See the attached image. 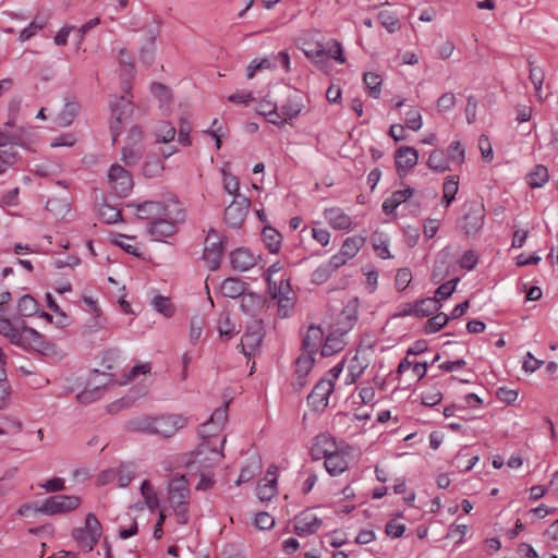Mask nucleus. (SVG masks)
Wrapping results in <instances>:
<instances>
[{"mask_svg":"<svg viewBox=\"0 0 558 558\" xmlns=\"http://www.w3.org/2000/svg\"><path fill=\"white\" fill-rule=\"evenodd\" d=\"M171 197L174 196L168 195L162 201H149L134 205L132 204L131 206L135 207V214L140 219H145L149 220L150 222H154L166 213V209L170 208L169 206Z\"/></svg>","mask_w":558,"mask_h":558,"instance_id":"nucleus-12","label":"nucleus"},{"mask_svg":"<svg viewBox=\"0 0 558 558\" xmlns=\"http://www.w3.org/2000/svg\"><path fill=\"white\" fill-rule=\"evenodd\" d=\"M187 418L181 414H161L154 416V435L169 438L186 426Z\"/></svg>","mask_w":558,"mask_h":558,"instance_id":"nucleus-9","label":"nucleus"},{"mask_svg":"<svg viewBox=\"0 0 558 558\" xmlns=\"http://www.w3.org/2000/svg\"><path fill=\"white\" fill-rule=\"evenodd\" d=\"M72 536L77 542L78 547L86 553L93 550V548L97 544L96 538L90 536L89 533L85 531V527L74 529L72 532Z\"/></svg>","mask_w":558,"mask_h":558,"instance_id":"nucleus-41","label":"nucleus"},{"mask_svg":"<svg viewBox=\"0 0 558 558\" xmlns=\"http://www.w3.org/2000/svg\"><path fill=\"white\" fill-rule=\"evenodd\" d=\"M428 167L436 172H446L450 170L449 159L442 150H434L427 161Z\"/></svg>","mask_w":558,"mask_h":558,"instance_id":"nucleus-42","label":"nucleus"},{"mask_svg":"<svg viewBox=\"0 0 558 558\" xmlns=\"http://www.w3.org/2000/svg\"><path fill=\"white\" fill-rule=\"evenodd\" d=\"M222 448L202 441L197 449L189 453L185 466L191 473L210 472L223 458Z\"/></svg>","mask_w":558,"mask_h":558,"instance_id":"nucleus-4","label":"nucleus"},{"mask_svg":"<svg viewBox=\"0 0 558 558\" xmlns=\"http://www.w3.org/2000/svg\"><path fill=\"white\" fill-rule=\"evenodd\" d=\"M251 201L244 195L236 194L233 202L225 210V220L232 228H239L244 222Z\"/></svg>","mask_w":558,"mask_h":558,"instance_id":"nucleus-11","label":"nucleus"},{"mask_svg":"<svg viewBox=\"0 0 558 558\" xmlns=\"http://www.w3.org/2000/svg\"><path fill=\"white\" fill-rule=\"evenodd\" d=\"M46 25V21L44 19L39 20L38 17H35V20L22 32L20 33L19 39L21 41H26L29 38H32L36 33L44 28Z\"/></svg>","mask_w":558,"mask_h":558,"instance_id":"nucleus-55","label":"nucleus"},{"mask_svg":"<svg viewBox=\"0 0 558 558\" xmlns=\"http://www.w3.org/2000/svg\"><path fill=\"white\" fill-rule=\"evenodd\" d=\"M449 162L461 165L464 161V148L459 141H453L448 147Z\"/></svg>","mask_w":558,"mask_h":558,"instance_id":"nucleus-60","label":"nucleus"},{"mask_svg":"<svg viewBox=\"0 0 558 558\" xmlns=\"http://www.w3.org/2000/svg\"><path fill=\"white\" fill-rule=\"evenodd\" d=\"M367 363L364 357L355 354L348 363V379L349 384H353L363 374Z\"/></svg>","mask_w":558,"mask_h":558,"instance_id":"nucleus-38","label":"nucleus"},{"mask_svg":"<svg viewBox=\"0 0 558 558\" xmlns=\"http://www.w3.org/2000/svg\"><path fill=\"white\" fill-rule=\"evenodd\" d=\"M81 505V498L77 496L57 495L47 498L37 509L47 515L66 513L76 509Z\"/></svg>","mask_w":558,"mask_h":558,"instance_id":"nucleus-7","label":"nucleus"},{"mask_svg":"<svg viewBox=\"0 0 558 558\" xmlns=\"http://www.w3.org/2000/svg\"><path fill=\"white\" fill-rule=\"evenodd\" d=\"M256 263L257 257L247 248L240 247L230 253V264L235 271H246L254 267Z\"/></svg>","mask_w":558,"mask_h":558,"instance_id":"nucleus-19","label":"nucleus"},{"mask_svg":"<svg viewBox=\"0 0 558 558\" xmlns=\"http://www.w3.org/2000/svg\"><path fill=\"white\" fill-rule=\"evenodd\" d=\"M80 105L76 101H68L64 108L60 111L57 117V124L62 128H66L73 123L74 119L78 114Z\"/></svg>","mask_w":558,"mask_h":558,"instance_id":"nucleus-33","label":"nucleus"},{"mask_svg":"<svg viewBox=\"0 0 558 558\" xmlns=\"http://www.w3.org/2000/svg\"><path fill=\"white\" fill-rule=\"evenodd\" d=\"M246 288V282L239 278L229 277L221 282L220 293L225 298L235 299L244 294Z\"/></svg>","mask_w":558,"mask_h":558,"instance_id":"nucleus-27","label":"nucleus"},{"mask_svg":"<svg viewBox=\"0 0 558 558\" xmlns=\"http://www.w3.org/2000/svg\"><path fill=\"white\" fill-rule=\"evenodd\" d=\"M449 320V316L445 313H439L430 317L424 325L425 333H435L439 331Z\"/></svg>","mask_w":558,"mask_h":558,"instance_id":"nucleus-48","label":"nucleus"},{"mask_svg":"<svg viewBox=\"0 0 558 558\" xmlns=\"http://www.w3.org/2000/svg\"><path fill=\"white\" fill-rule=\"evenodd\" d=\"M365 87L368 90L369 96L378 98L381 93L383 78L379 74L367 72L363 76Z\"/></svg>","mask_w":558,"mask_h":558,"instance_id":"nucleus-43","label":"nucleus"},{"mask_svg":"<svg viewBox=\"0 0 558 558\" xmlns=\"http://www.w3.org/2000/svg\"><path fill=\"white\" fill-rule=\"evenodd\" d=\"M220 432L216 430L215 425L207 421L201 425L198 435L202 441H209L210 446L222 448L227 439L226 436L218 438Z\"/></svg>","mask_w":558,"mask_h":558,"instance_id":"nucleus-30","label":"nucleus"},{"mask_svg":"<svg viewBox=\"0 0 558 558\" xmlns=\"http://www.w3.org/2000/svg\"><path fill=\"white\" fill-rule=\"evenodd\" d=\"M448 265L444 257H438L435 262L433 271H432V280L435 283L444 280L448 275Z\"/></svg>","mask_w":558,"mask_h":558,"instance_id":"nucleus-61","label":"nucleus"},{"mask_svg":"<svg viewBox=\"0 0 558 558\" xmlns=\"http://www.w3.org/2000/svg\"><path fill=\"white\" fill-rule=\"evenodd\" d=\"M323 337L324 332L320 327L311 326L302 341V353L315 355L322 343Z\"/></svg>","mask_w":558,"mask_h":558,"instance_id":"nucleus-22","label":"nucleus"},{"mask_svg":"<svg viewBox=\"0 0 558 558\" xmlns=\"http://www.w3.org/2000/svg\"><path fill=\"white\" fill-rule=\"evenodd\" d=\"M19 469L16 466L8 469L0 477V497L7 495L12 488V480L15 477Z\"/></svg>","mask_w":558,"mask_h":558,"instance_id":"nucleus-57","label":"nucleus"},{"mask_svg":"<svg viewBox=\"0 0 558 558\" xmlns=\"http://www.w3.org/2000/svg\"><path fill=\"white\" fill-rule=\"evenodd\" d=\"M402 514H397L386 523V535L391 537H400L405 532V524L402 522Z\"/></svg>","mask_w":558,"mask_h":558,"instance_id":"nucleus-49","label":"nucleus"},{"mask_svg":"<svg viewBox=\"0 0 558 558\" xmlns=\"http://www.w3.org/2000/svg\"><path fill=\"white\" fill-rule=\"evenodd\" d=\"M412 281V272L409 268L398 270L395 279L397 290L403 291Z\"/></svg>","mask_w":558,"mask_h":558,"instance_id":"nucleus-64","label":"nucleus"},{"mask_svg":"<svg viewBox=\"0 0 558 558\" xmlns=\"http://www.w3.org/2000/svg\"><path fill=\"white\" fill-rule=\"evenodd\" d=\"M240 306L245 314L254 315L263 306V298L254 292H244Z\"/></svg>","mask_w":558,"mask_h":558,"instance_id":"nucleus-36","label":"nucleus"},{"mask_svg":"<svg viewBox=\"0 0 558 558\" xmlns=\"http://www.w3.org/2000/svg\"><path fill=\"white\" fill-rule=\"evenodd\" d=\"M548 179H549L548 170L543 165L535 166L533 171H531L526 177L527 184L532 189H537V187L544 186L548 182Z\"/></svg>","mask_w":558,"mask_h":558,"instance_id":"nucleus-37","label":"nucleus"},{"mask_svg":"<svg viewBox=\"0 0 558 558\" xmlns=\"http://www.w3.org/2000/svg\"><path fill=\"white\" fill-rule=\"evenodd\" d=\"M459 190V181L457 177H448L442 186V203L448 207L456 197Z\"/></svg>","mask_w":558,"mask_h":558,"instance_id":"nucleus-44","label":"nucleus"},{"mask_svg":"<svg viewBox=\"0 0 558 558\" xmlns=\"http://www.w3.org/2000/svg\"><path fill=\"white\" fill-rule=\"evenodd\" d=\"M332 379L322 378L307 396V403L314 411H323L328 405V399L333 391Z\"/></svg>","mask_w":558,"mask_h":558,"instance_id":"nucleus-13","label":"nucleus"},{"mask_svg":"<svg viewBox=\"0 0 558 558\" xmlns=\"http://www.w3.org/2000/svg\"><path fill=\"white\" fill-rule=\"evenodd\" d=\"M142 133L138 129L133 128L128 136V144L122 149L121 159L126 166L136 165L143 155L141 145Z\"/></svg>","mask_w":558,"mask_h":558,"instance_id":"nucleus-14","label":"nucleus"},{"mask_svg":"<svg viewBox=\"0 0 558 558\" xmlns=\"http://www.w3.org/2000/svg\"><path fill=\"white\" fill-rule=\"evenodd\" d=\"M277 493V468L270 465L265 477L258 483L256 495L262 501L270 500Z\"/></svg>","mask_w":558,"mask_h":558,"instance_id":"nucleus-18","label":"nucleus"},{"mask_svg":"<svg viewBox=\"0 0 558 558\" xmlns=\"http://www.w3.org/2000/svg\"><path fill=\"white\" fill-rule=\"evenodd\" d=\"M262 238L270 253L277 254L280 251L282 235L276 229L265 227L262 232Z\"/></svg>","mask_w":558,"mask_h":558,"instance_id":"nucleus-34","label":"nucleus"},{"mask_svg":"<svg viewBox=\"0 0 558 558\" xmlns=\"http://www.w3.org/2000/svg\"><path fill=\"white\" fill-rule=\"evenodd\" d=\"M324 464L330 475H339L348 469V453L343 450H337L325 460Z\"/></svg>","mask_w":558,"mask_h":558,"instance_id":"nucleus-25","label":"nucleus"},{"mask_svg":"<svg viewBox=\"0 0 558 558\" xmlns=\"http://www.w3.org/2000/svg\"><path fill=\"white\" fill-rule=\"evenodd\" d=\"M329 225L337 230L348 231L352 227V219L340 208H328L324 213Z\"/></svg>","mask_w":558,"mask_h":558,"instance_id":"nucleus-24","label":"nucleus"},{"mask_svg":"<svg viewBox=\"0 0 558 558\" xmlns=\"http://www.w3.org/2000/svg\"><path fill=\"white\" fill-rule=\"evenodd\" d=\"M151 305L156 312L166 317H171L173 314V306L169 298L157 295L153 299Z\"/></svg>","mask_w":558,"mask_h":558,"instance_id":"nucleus-50","label":"nucleus"},{"mask_svg":"<svg viewBox=\"0 0 558 558\" xmlns=\"http://www.w3.org/2000/svg\"><path fill=\"white\" fill-rule=\"evenodd\" d=\"M262 470V460L258 456H253L247 463L241 469L240 475L235 481L236 485H241L251 481Z\"/></svg>","mask_w":558,"mask_h":558,"instance_id":"nucleus-31","label":"nucleus"},{"mask_svg":"<svg viewBox=\"0 0 558 558\" xmlns=\"http://www.w3.org/2000/svg\"><path fill=\"white\" fill-rule=\"evenodd\" d=\"M279 109L282 112V119L289 121L299 116L301 112V105L295 99H288Z\"/></svg>","mask_w":558,"mask_h":558,"instance_id":"nucleus-59","label":"nucleus"},{"mask_svg":"<svg viewBox=\"0 0 558 558\" xmlns=\"http://www.w3.org/2000/svg\"><path fill=\"white\" fill-rule=\"evenodd\" d=\"M17 311L22 316H32L38 313V303L32 295L25 294L19 300Z\"/></svg>","mask_w":558,"mask_h":558,"instance_id":"nucleus-45","label":"nucleus"},{"mask_svg":"<svg viewBox=\"0 0 558 558\" xmlns=\"http://www.w3.org/2000/svg\"><path fill=\"white\" fill-rule=\"evenodd\" d=\"M322 524V520L312 510H305L295 518L294 531L303 537L316 533Z\"/></svg>","mask_w":558,"mask_h":558,"instance_id":"nucleus-16","label":"nucleus"},{"mask_svg":"<svg viewBox=\"0 0 558 558\" xmlns=\"http://www.w3.org/2000/svg\"><path fill=\"white\" fill-rule=\"evenodd\" d=\"M228 420V403L217 408L211 414L208 422L215 425L216 430H222L226 422Z\"/></svg>","mask_w":558,"mask_h":558,"instance_id":"nucleus-53","label":"nucleus"},{"mask_svg":"<svg viewBox=\"0 0 558 558\" xmlns=\"http://www.w3.org/2000/svg\"><path fill=\"white\" fill-rule=\"evenodd\" d=\"M191 489L184 475L175 474L167 484V504L170 513L175 517L179 524L190 521Z\"/></svg>","mask_w":558,"mask_h":558,"instance_id":"nucleus-2","label":"nucleus"},{"mask_svg":"<svg viewBox=\"0 0 558 558\" xmlns=\"http://www.w3.org/2000/svg\"><path fill=\"white\" fill-rule=\"evenodd\" d=\"M458 282L459 278H454L440 284L435 292L434 299H436V302L438 303L439 300L449 298L454 292Z\"/></svg>","mask_w":558,"mask_h":558,"instance_id":"nucleus-56","label":"nucleus"},{"mask_svg":"<svg viewBox=\"0 0 558 558\" xmlns=\"http://www.w3.org/2000/svg\"><path fill=\"white\" fill-rule=\"evenodd\" d=\"M345 335L347 333L337 332V327H333V330L326 337L325 343L322 348V355L330 356L340 352L345 345Z\"/></svg>","mask_w":558,"mask_h":558,"instance_id":"nucleus-26","label":"nucleus"},{"mask_svg":"<svg viewBox=\"0 0 558 558\" xmlns=\"http://www.w3.org/2000/svg\"><path fill=\"white\" fill-rule=\"evenodd\" d=\"M359 306L357 298H351L348 301L339 314L335 325V327H337V332L348 333L354 327L357 322Z\"/></svg>","mask_w":558,"mask_h":558,"instance_id":"nucleus-15","label":"nucleus"},{"mask_svg":"<svg viewBox=\"0 0 558 558\" xmlns=\"http://www.w3.org/2000/svg\"><path fill=\"white\" fill-rule=\"evenodd\" d=\"M169 207L161 217L148 225V233L157 241L173 235L178 231V225L185 219L184 210L177 197L170 198Z\"/></svg>","mask_w":558,"mask_h":558,"instance_id":"nucleus-3","label":"nucleus"},{"mask_svg":"<svg viewBox=\"0 0 558 558\" xmlns=\"http://www.w3.org/2000/svg\"><path fill=\"white\" fill-rule=\"evenodd\" d=\"M223 253V239L214 229L208 231L205 240V248L203 258L210 270H217L221 264V257Z\"/></svg>","mask_w":558,"mask_h":558,"instance_id":"nucleus-10","label":"nucleus"},{"mask_svg":"<svg viewBox=\"0 0 558 558\" xmlns=\"http://www.w3.org/2000/svg\"><path fill=\"white\" fill-rule=\"evenodd\" d=\"M544 72L541 68L534 66L530 63V80L535 88V96L542 101L544 97L542 95V87L544 83Z\"/></svg>","mask_w":558,"mask_h":558,"instance_id":"nucleus-47","label":"nucleus"},{"mask_svg":"<svg viewBox=\"0 0 558 558\" xmlns=\"http://www.w3.org/2000/svg\"><path fill=\"white\" fill-rule=\"evenodd\" d=\"M175 133V128L171 123L166 121H160L154 129L156 142L158 143L171 142L174 138Z\"/></svg>","mask_w":558,"mask_h":558,"instance_id":"nucleus-39","label":"nucleus"},{"mask_svg":"<svg viewBox=\"0 0 558 558\" xmlns=\"http://www.w3.org/2000/svg\"><path fill=\"white\" fill-rule=\"evenodd\" d=\"M437 310L438 306L436 299L426 298L411 305L409 311L405 312V314L413 315L416 317H428Z\"/></svg>","mask_w":558,"mask_h":558,"instance_id":"nucleus-29","label":"nucleus"},{"mask_svg":"<svg viewBox=\"0 0 558 558\" xmlns=\"http://www.w3.org/2000/svg\"><path fill=\"white\" fill-rule=\"evenodd\" d=\"M339 450L335 441L326 435H318L312 447V454L314 459H327Z\"/></svg>","mask_w":558,"mask_h":558,"instance_id":"nucleus-23","label":"nucleus"},{"mask_svg":"<svg viewBox=\"0 0 558 558\" xmlns=\"http://www.w3.org/2000/svg\"><path fill=\"white\" fill-rule=\"evenodd\" d=\"M314 355L301 353L295 361V374L308 375L314 366Z\"/></svg>","mask_w":558,"mask_h":558,"instance_id":"nucleus-51","label":"nucleus"},{"mask_svg":"<svg viewBox=\"0 0 558 558\" xmlns=\"http://www.w3.org/2000/svg\"><path fill=\"white\" fill-rule=\"evenodd\" d=\"M418 159V153L412 147H400L395 154V162L399 172L413 168Z\"/></svg>","mask_w":558,"mask_h":558,"instance_id":"nucleus-21","label":"nucleus"},{"mask_svg":"<svg viewBox=\"0 0 558 558\" xmlns=\"http://www.w3.org/2000/svg\"><path fill=\"white\" fill-rule=\"evenodd\" d=\"M413 194L414 190L411 187L393 192L392 195L386 199V215L393 214L395 209L412 197Z\"/></svg>","mask_w":558,"mask_h":558,"instance_id":"nucleus-35","label":"nucleus"},{"mask_svg":"<svg viewBox=\"0 0 558 558\" xmlns=\"http://www.w3.org/2000/svg\"><path fill=\"white\" fill-rule=\"evenodd\" d=\"M125 428L129 432L154 435V416L141 415L132 417L125 423Z\"/></svg>","mask_w":558,"mask_h":558,"instance_id":"nucleus-28","label":"nucleus"},{"mask_svg":"<svg viewBox=\"0 0 558 558\" xmlns=\"http://www.w3.org/2000/svg\"><path fill=\"white\" fill-rule=\"evenodd\" d=\"M141 494L145 500L146 506L154 510L159 505V498L157 493L154 490L149 481L145 480L141 485Z\"/></svg>","mask_w":558,"mask_h":558,"instance_id":"nucleus-46","label":"nucleus"},{"mask_svg":"<svg viewBox=\"0 0 558 558\" xmlns=\"http://www.w3.org/2000/svg\"><path fill=\"white\" fill-rule=\"evenodd\" d=\"M365 243V239L362 236H349L344 240L340 251L347 258L352 259L362 248Z\"/></svg>","mask_w":558,"mask_h":558,"instance_id":"nucleus-40","label":"nucleus"},{"mask_svg":"<svg viewBox=\"0 0 558 558\" xmlns=\"http://www.w3.org/2000/svg\"><path fill=\"white\" fill-rule=\"evenodd\" d=\"M305 56L313 60L320 69H324L328 60H333L339 64L345 62L343 50L339 41L330 39L325 44L316 43L304 50Z\"/></svg>","mask_w":558,"mask_h":558,"instance_id":"nucleus-5","label":"nucleus"},{"mask_svg":"<svg viewBox=\"0 0 558 558\" xmlns=\"http://www.w3.org/2000/svg\"><path fill=\"white\" fill-rule=\"evenodd\" d=\"M263 338V328L260 325L254 324L246 329L239 347L246 356H251L260 348Z\"/></svg>","mask_w":558,"mask_h":558,"instance_id":"nucleus-17","label":"nucleus"},{"mask_svg":"<svg viewBox=\"0 0 558 558\" xmlns=\"http://www.w3.org/2000/svg\"><path fill=\"white\" fill-rule=\"evenodd\" d=\"M130 99L124 96H121L114 102L111 104L112 117L116 118L117 122H121L122 116L130 111Z\"/></svg>","mask_w":558,"mask_h":558,"instance_id":"nucleus-52","label":"nucleus"},{"mask_svg":"<svg viewBox=\"0 0 558 558\" xmlns=\"http://www.w3.org/2000/svg\"><path fill=\"white\" fill-rule=\"evenodd\" d=\"M108 184L112 192L120 197L128 196L133 190V178L130 171L113 163L108 171Z\"/></svg>","mask_w":558,"mask_h":558,"instance_id":"nucleus-8","label":"nucleus"},{"mask_svg":"<svg viewBox=\"0 0 558 558\" xmlns=\"http://www.w3.org/2000/svg\"><path fill=\"white\" fill-rule=\"evenodd\" d=\"M46 209L57 218H64L70 211V197H51L46 203Z\"/></svg>","mask_w":558,"mask_h":558,"instance_id":"nucleus-32","label":"nucleus"},{"mask_svg":"<svg viewBox=\"0 0 558 558\" xmlns=\"http://www.w3.org/2000/svg\"><path fill=\"white\" fill-rule=\"evenodd\" d=\"M99 215L106 223H114L121 219V211L109 205H104L99 209Z\"/></svg>","mask_w":558,"mask_h":558,"instance_id":"nucleus-62","label":"nucleus"},{"mask_svg":"<svg viewBox=\"0 0 558 558\" xmlns=\"http://www.w3.org/2000/svg\"><path fill=\"white\" fill-rule=\"evenodd\" d=\"M165 167L161 160L157 158L147 159L143 166V173L147 178H155L161 174Z\"/></svg>","mask_w":558,"mask_h":558,"instance_id":"nucleus-54","label":"nucleus"},{"mask_svg":"<svg viewBox=\"0 0 558 558\" xmlns=\"http://www.w3.org/2000/svg\"><path fill=\"white\" fill-rule=\"evenodd\" d=\"M85 531L89 533L90 536L96 538L98 542L101 535V524L94 513H88L85 518Z\"/></svg>","mask_w":558,"mask_h":558,"instance_id":"nucleus-58","label":"nucleus"},{"mask_svg":"<svg viewBox=\"0 0 558 558\" xmlns=\"http://www.w3.org/2000/svg\"><path fill=\"white\" fill-rule=\"evenodd\" d=\"M0 333L8 340L24 350H33L41 355H52L56 353V347L45 339V336L26 326H15L8 318H0Z\"/></svg>","mask_w":558,"mask_h":558,"instance_id":"nucleus-1","label":"nucleus"},{"mask_svg":"<svg viewBox=\"0 0 558 558\" xmlns=\"http://www.w3.org/2000/svg\"><path fill=\"white\" fill-rule=\"evenodd\" d=\"M118 58L120 63V75L122 78L123 90L128 94L131 89L130 81L133 78L135 73L133 59L124 48L120 49Z\"/></svg>","mask_w":558,"mask_h":558,"instance_id":"nucleus-20","label":"nucleus"},{"mask_svg":"<svg viewBox=\"0 0 558 558\" xmlns=\"http://www.w3.org/2000/svg\"><path fill=\"white\" fill-rule=\"evenodd\" d=\"M456 95L453 93L442 94L436 102L439 112H446L451 110L456 106Z\"/></svg>","mask_w":558,"mask_h":558,"instance_id":"nucleus-63","label":"nucleus"},{"mask_svg":"<svg viewBox=\"0 0 558 558\" xmlns=\"http://www.w3.org/2000/svg\"><path fill=\"white\" fill-rule=\"evenodd\" d=\"M465 214L459 221V228L466 234L477 233L484 225V206L478 202H468L464 205Z\"/></svg>","mask_w":558,"mask_h":558,"instance_id":"nucleus-6","label":"nucleus"}]
</instances>
